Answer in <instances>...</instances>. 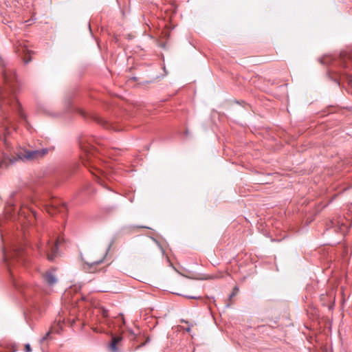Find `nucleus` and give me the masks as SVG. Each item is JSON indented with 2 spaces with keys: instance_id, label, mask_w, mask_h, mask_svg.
<instances>
[{
  "instance_id": "6ab92c4d",
  "label": "nucleus",
  "mask_w": 352,
  "mask_h": 352,
  "mask_svg": "<svg viewBox=\"0 0 352 352\" xmlns=\"http://www.w3.org/2000/svg\"><path fill=\"white\" fill-rule=\"evenodd\" d=\"M38 249L39 252H41V249H42V248L41 247V245H38Z\"/></svg>"
},
{
  "instance_id": "412c9836",
  "label": "nucleus",
  "mask_w": 352,
  "mask_h": 352,
  "mask_svg": "<svg viewBox=\"0 0 352 352\" xmlns=\"http://www.w3.org/2000/svg\"><path fill=\"white\" fill-rule=\"evenodd\" d=\"M83 163H84V165H85V166H88V165H89V164H88V163H85V162H83Z\"/></svg>"
},
{
  "instance_id": "f03ea898",
  "label": "nucleus",
  "mask_w": 352,
  "mask_h": 352,
  "mask_svg": "<svg viewBox=\"0 0 352 352\" xmlns=\"http://www.w3.org/2000/svg\"><path fill=\"white\" fill-rule=\"evenodd\" d=\"M47 153V150H34L25 151V153L19 152L16 154V157L12 156L10 157L8 155L3 154L2 157L0 159V170L6 168L9 165L14 164L16 161L21 160H34L38 157H41Z\"/></svg>"
},
{
  "instance_id": "6e6552de",
  "label": "nucleus",
  "mask_w": 352,
  "mask_h": 352,
  "mask_svg": "<svg viewBox=\"0 0 352 352\" xmlns=\"http://www.w3.org/2000/svg\"><path fill=\"white\" fill-rule=\"evenodd\" d=\"M43 279L45 282L50 286H52L58 281L57 276L55 274V269L47 271L43 274Z\"/></svg>"
},
{
  "instance_id": "4468645a",
  "label": "nucleus",
  "mask_w": 352,
  "mask_h": 352,
  "mask_svg": "<svg viewBox=\"0 0 352 352\" xmlns=\"http://www.w3.org/2000/svg\"><path fill=\"white\" fill-rule=\"evenodd\" d=\"M50 334V331L47 332L46 334L41 338V342H44L47 339Z\"/></svg>"
},
{
  "instance_id": "aec40b11",
  "label": "nucleus",
  "mask_w": 352,
  "mask_h": 352,
  "mask_svg": "<svg viewBox=\"0 0 352 352\" xmlns=\"http://www.w3.org/2000/svg\"><path fill=\"white\" fill-rule=\"evenodd\" d=\"M186 331H187L188 332H189V331H190V327H188V328L186 329Z\"/></svg>"
},
{
  "instance_id": "423d86ee",
  "label": "nucleus",
  "mask_w": 352,
  "mask_h": 352,
  "mask_svg": "<svg viewBox=\"0 0 352 352\" xmlns=\"http://www.w3.org/2000/svg\"><path fill=\"white\" fill-rule=\"evenodd\" d=\"M60 242V239H58L55 244L52 245L48 241L46 245V248L44 250V252L47 256L49 261H53L57 255L58 252V243Z\"/></svg>"
},
{
  "instance_id": "f257e3e1",
  "label": "nucleus",
  "mask_w": 352,
  "mask_h": 352,
  "mask_svg": "<svg viewBox=\"0 0 352 352\" xmlns=\"http://www.w3.org/2000/svg\"><path fill=\"white\" fill-rule=\"evenodd\" d=\"M0 67L4 83L3 87H0V116L2 124L8 133V125H12L10 118L13 115L18 116L25 122L27 117L16 98L19 87L14 68L2 60Z\"/></svg>"
},
{
  "instance_id": "0eeeda50",
  "label": "nucleus",
  "mask_w": 352,
  "mask_h": 352,
  "mask_svg": "<svg viewBox=\"0 0 352 352\" xmlns=\"http://www.w3.org/2000/svg\"><path fill=\"white\" fill-rule=\"evenodd\" d=\"M122 341V337L120 335H113L111 341L109 345L110 352H121L120 344Z\"/></svg>"
},
{
  "instance_id": "f8f14e48",
  "label": "nucleus",
  "mask_w": 352,
  "mask_h": 352,
  "mask_svg": "<svg viewBox=\"0 0 352 352\" xmlns=\"http://www.w3.org/2000/svg\"><path fill=\"white\" fill-rule=\"evenodd\" d=\"M94 171L93 170L90 169V172L94 175H96L98 177V175H103L104 174V171L102 170L100 168H94Z\"/></svg>"
},
{
  "instance_id": "a211bd4d",
  "label": "nucleus",
  "mask_w": 352,
  "mask_h": 352,
  "mask_svg": "<svg viewBox=\"0 0 352 352\" xmlns=\"http://www.w3.org/2000/svg\"><path fill=\"white\" fill-rule=\"evenodd\" d=\"M99 122H100L101 124H103V125H104L106 124V122L104 120H100Z\"/></svg>"
},
{
  "instance_id": "1a4fd4ad",
  "label": "nucleus",
  "mask_w": 352,
  "mask_h": 352,
  "mask_svg": "<svg viewBox=\"0 0 352 352\" xmlns=\"http://www.w3.org/2000/svg\"><path fill=\"white\" fill-rule=\"evenodd\" d=\"M342 64L345 68L352 67V51L341 54Z\"/></svg>"
},
{
  "instance_id": "9d476101",
  "label": "nucleus",
  "mask_w": 352,
  "mask_h": 352,
  "mask_svg": "<svg viewBox=\"0 0 352 352\" xmlns=\"http://www.w3.org/2000/svg\"><path fill=\"white\" fill-rule=\"evenodd\" d=\"M63 209L66 210L65 204H63L60 207H58L55 204L47 205L46 206L47 212L51 215H54L56 212H62Z\"/></svg>"
},
{
  "instance_id": "ddd939ff",
  "label": "nucleus",
  "mask_w": 352,
  "mask_h": 352,
  "mask_svg": "<svg viewBox=\"0 0 352 352\" xmlns=\"http://www.w3.org/2000/svg\"><path fill=\"white\" fill-rule=\"evenodd\" d=\"M116 320L119 323H124V316L122 314H120L117 318H116ZM119 325H120V324H119Z\"/></svg>"
},
{
  "instance_id": "2eb2a0df",
  "label": "nucleus",
  "mask_w": 352,
  "mask_h": 352,
  "mask_svg": "<svg viewBox=\"0 0 352 352\" xmlns=\"http://www.w3.org/2000/svg\"><path fill=\"white\" fill-rule=\"evenodd\" d=\"M238 291H239V288H238V287H235L234 288V289H233L232 293L230 294V298H232V297H233L234 296H235V295L237 294Z\"/></svg>"
},
{
  "instance_id": "f3484780",
  "label": "nucleus",
  "mask_w": 352,
  "mask_h": 352,
  "mask_svg": "<svg viewBox=\"0 0 352 352\" xmlns=\"http://www.w3.org/2000/svg\"><path fill=\"white\" fill-rule=\"evenodd\" d=\"M138 228H146V229H150V228H149V227L144 226H138Z\"/></svg>"
},
{
  "instance_id": "20e7f679",
  "label": "nucleus",
  "mask_w": 352,
  "mask_h": 352,
  "mask_svg": "<svg viewBox=\"0 0 352 352\" xmlns=\"http://www.w3.org/2000/svg\"><path fill=\"white\" fill-rule=\"evenodd\" d=\"M15 52L21 58L25 64L31 61L32 51L29 50L27 46L22 42H18L15 45Z\"/></svg>"
},
{
  "instance_id": "9b49d317",
  "label": "nucleus",
  "mask_w": 352,
  "mask_h": 352,
  "mask_svg": "<svg viewBox=\"0 0 352 352\" xmlns=\"http://www.w3.org/2000/svg\"><path fill=\"white\" fill-rule=\"evenodd\" d=\"M98 314L102 316V318L104 320V322L109 326L111 327V320L109 318V311L104 307L98 308Z\"/></svg>"
},
{
  "instance_id": "dca6fc26",
  "label": "nucleus",
  "mask_w": 352,
  "mask_h": 352,
  "mask_svg": "<svg viewBox=\"0 0 352 352\" xmlns=\"http://www.w3.org/2000/svg\"><path fill=\"white\" fill-rule=\"evenodd\" d=\"M25 352H30L31 351V347L29 344H25Z\"/></svg>"
},
{
  "instance_id": "39448f33",
  "label": "nucleus",
  "mask_w": 352,
  "mask_h": 352,
  "mask_svg": "<svg viewBox=\"0 0 352 352\" xmlns=\"http://www.w3.org/2000/svg\"><path fill=\"white\" fill-rule=\"evenodd\" d=\"M107 253L103 254L102 256L96 260L85 261L83 263V269L88 273H95L100 270L98 268V265L103 263Z\"/></svg>"
},
{
  "instance_id": "7ed1b4c3",
  "label": "nucleus",
  "mask_w": 352,
  "mask_h": 352,
  "mask_svg": "<svg viewBox=\"0 0 352 352\" xmlns=\"http://www.w3.org/2000/svg\"><path fill=\"white\" fill-rule=\"evenodd\" d=\"M3 258L8 263L10 270H11V267L14 265L15 261L20 263H24L23 250L21 247L13 246L10 252L3 251Z\"/></svg>"
}]
</instances>
